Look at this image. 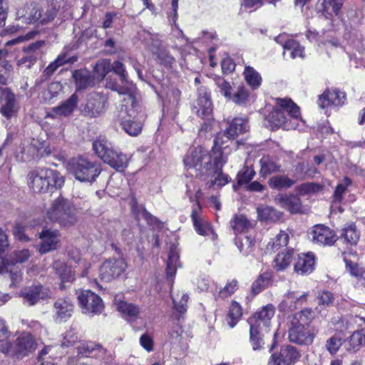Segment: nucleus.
<instances>
[{
	"label": "nucleus",
	"instance_id": "obj_1",
	"mask_svg": "<svg viewBox=\"0 0 365 365\" xmlns=\"http://www.w3.org/2000/svg\"><path fill=\"white\" fill-rule=\"evenodd\" d=\"M226 161L222 151L216 145L210 151L201 146L190 149L183 159L185 168L194 170L195 175L200 178L207 172H216Z\"/></svg>",
	"mask_w": 365,
	"mask_h": 365
},
{
	"label": "nucleus",
	"instance_id": "obj_2",
	"mask_svg": "<svg viewBox=\"0 0 365 365\" xmlns=\"http://www.w3.org/2000/svg\"><path fill=\"white\" fill-rule=\"evenodd\" d=\"M46 217L62 227H71L78 222V211L71 201L59 196L51 203L46 210Z\"/></svg>",
	"mask_w": 365,
	"mask_h": 365
},
{
	"label": "nucleus",
	"instance_id": "obj_3",
	"mask_svg": "<svg viewBox=\"0 0 365 365\" xmlns=\"http://www.w3.org/2000/svg\"><path fill=\"white\" fill-rule=\"evenodd\" d=\"M93 150L98 158L117 170H122L127 166V156L103 136H99L93 142Z\"/></svg>",
	"mask_w": 365,
	"mask_h": 365
},
{
	"label": "nucleus",
	"instance_id": "obj_4",
	"mask_svg": "<svg viewBox=\"0 0 365 365\" xmlns=\"http://www.w3.org/2000/svg\"><path fill=\"white\" fill-rule=\"evenodd\" d=\"M29 185L35 192H46L53 187L60 188L64 178L58 172L48 168H38L29 174Z\"/></svg>",
	"mask_w": 365,
	"mask_h": 365
},
{
	"label": "nucleus",
	"instance_id": "obj_5",
	"mask_svg": "<svg viewBox=\"0 0 365 365\" xmlns=\"http://www.w3.org/2000/svg\"><path fill=\"white\" fill-rule=\"evenodd\" d=\"M275 314V308L272 304H267L248 320L250 323V339L254 350L260 349L264 344L259 333L261 325L268 327L270 321Z\"/></svg>",
	"mask_w": 365,
	"mask_h": 365
},
{
	"label": "nucleus",
	"instance_id": "obj_6",
	"mask_svg": "<svg viewBox=\"0 0 365 365\" xmlns=\"http://www.w3.org/2000/svg\"><path fill=\"white\" fill-rule=\"evenodd\" d=\"M277 105L278 107L273 108L265 118L268 123L267 126L271 129L279 128L286 123L287 117L284 112L294 118L300 116L299 108L290 99L278 98Z\"/></svg>",
	"mask_w": 365,
	"mask_h": 365
},
{
	"label": "nucleus",
	"instance_id": "obj_7",
	"mask_svg": "<svg viewBox=\"0 0 365 365\" xmlns=\"http://www.w3.org/2000/svg\"><path fill=\"white\" fill-rule=\"evenodd\" d=\"M68 165L71 173L81 182H92L101 172L99 164L83 157L72 158Z\"/></svg>",
	"mask_w": 365,
	"mask_h": 365
},
{
	"label": "nucleus",
	"instance_id": "obj_8",
	"mask_svg": "<svg viewBox=\"0 0 365 365\" xmlns=\"http://www.w3.org/2000/svg\"><path fill=\"white\" fill-rule=\"evenodd\" d=\"M124 84L125 85L122 86L116 83L109 81L107 82L106 87L112 91H116L119 95L123 96L121 109L123 110V107H125V110L127 111L128 106L132 107V109L128 111L129 114L132 115L135 113V111L137 110L138 107V101L135 96L136 88L133 83Z\"/></svg>",
	"mask_w": 365,
	"mask_h": 365
},
{
	"label": "nucleus",
	"instance_id": "obj_9",
	"mask_svg": "<svg viewBox=\"0 0 365 365\" xmlns=\"http://www.w3.org/2000/svg\"><path fill=\"white\" fill-rule=\"evenodd\" d=\"M78 300L82 312L85 314H98L102 312L104 307L101 298L90 290L81 292Z\"/></svg>",
	"mask_w": 365,
	"mask_h": 365
},
{
	"label": "nucleus",
	"instance_id": "obj_10",
	"mask_svg": "<svg viewBox=\"0 0 365 365\" xmlns=\"http://www.w3.org/2000/svg\"><path fill=\"white\" fill-rule=\"evenodd\" d=\"M127 264L123 258L106 260L99 269V276L105 282L118 278L126 269Z\"/></svg>",
	"mask_w": 365,
	"mask_h": 365
},
{
	"label": "nucleus",
	"instance_id": "obj_11",
	"mask_svg": "<svg viewBox=\"0 0 365 365\" xmlns=\"http://www.w3.org/2000/svg\"><path fill=\"white\" fill-rule=\"evenodd\" d=\"M19 297L23 299L24 304L34 306L41 300L50 299L51 292L48 288L41 284H34L21 290Z\"/></svg>",
	"mask_w": 365,
	"mask_h": 365
},
{
	"label": "nucleus",
	"instance_id": "obj_12",
	"mask_svg": "<svg viewBox=\"0 0 365 365\" xmlns=\"http://www.w3.org/2000/svg\"><path fill=\"white\" fill-rule=\"evenodd\" d=\"M192 112L207 121L212 119V103L206 88L200 87L198 89V98L193 104Z\"/></svg>",
	"mask_w": 365,
	"mask_h": 365
},
{
	"label": "nucleus",
	"instance_id": "obj_13",
	"mask_svg": "<svg viewBox=\"0 0 365 365\" xmlns=\"http://www.w3.org/2000/svg\"><path fill=\"white\" fill-rule=\"evenodd\" d=\"M132 109V107L128 106L127 111L125 110V107H123V109H121V112H124L128 114L127 118H123L121 121L122 128L130 135L136 136L139 133H140L142 130L143 123L141 122V119L144 117L143 114H140L139 110L140 105L138 102L137 110L135 111V113L130 115L129 114V110Z\"/></svg>",
	"mask_w": 365,
	"mask_h": 365
},
{
	"label": "nucleus",
	"instance_id": "obj_14",
	"mask_svg": "<svg viewBox=\"0 0 365 365\" xmlns=\"http://www.w3.org/2000/svg\"><path fill=\"white\" fill-rule=\"evenodd\" d=\"M36 346L37 344L33 336L24 332L16 339L15 345H12V351L9 354L22 358L35 351Z\"/></svg>",
	"mask_w": 365,
	"mask_h": 365
},
{
	"label": "nucleus",
	"instance_id": "obj_15",
	"mask_svg": "<svg viewBox=\"0 0 365 365\" xmlns=\"http://www.w3.org/2000/svg\"><path fill=\"white\" fill-rule=\"evenodd\" d=\"M41 244L39 252L41 254L56 250L61 247V235L56 230L44 228L40 233Z\"/></svg>",
	"mask_w": 365,
	"mask_h": 365
},
{
	"label": "nucleus",
	"instance_id": "obj_16",
	"mask_svg": "<svg viewBox=\"0 0 365 365\" xmlns=\"http://www.w3.org/2000/svg\"><path fill=\"white\" fill-rule=\"evenodd\" d=\"M310 235L314 243L322 246H331L338 239L334 230L323 225L314 226Z\"/></svg>",
	"mask_w": 365,
	"mask_h": 365
},
{
	"label": "nucleus",
	"instance_id": "obj_17",
	"mask_svg": "<svg viewBox=\"0 0 365 365\" xmlns=\"http://www.w3.org/2000/svg\"><path fill=\"white\" fill-rule=\"evenodd\" d=\"M106 103V98L103 95L100 93L91 94L83 109V113L86 116L96 118L105 112Z\"/></svg>",
	"mask_w": 365,
	"mask_h": 365
},
{
	"label": "nucleus",
	"instance_id": "obj_18",
	"mask_svg": "<svg viewBox=\"0 0 365 365\" xmlns=\"http://www.w3.org/2000/svg\"><path fill=\"white\" fill-rule=\"evenodd\" d=\"M76 349L78 354L81 356L98 358L106 362H108L109 358L111 359L110 354L107 357L106 349L93 341H81Z\"/></svg>",
	"mask_w": 365,
	"mask_h": 365
},
{
	"label": "nucleus",
	"instance_id": "obj_19",
	"mask_svg": "<svg viewBox=\"0 0 365 365\" xmlns=\"http://www.w3.org/2000/svg\"><path fill=\"white\" fill-rule=\"evenodd\" d=\"M250 126L248 120L244 118H235L229 125L223 133H219L215 139V144L223 143L221 136L225 135L227 139H233L238 135L248 131Z\"/></svg>",
	"mask_w": 365,
	"mask_h": 365
},
{
	"label": "nucleus",
	"instance_id": "obj_20",
	"mask_svg": "<svg viewBox=\"0 0 365 365\" xmlns=\"http://www.w3.org/2000/svg\"><path fill=\"white\" fill-rule=\"evenodd\" d=\"M74 306L71 300L66 298H59L53 304V319L56 322H65L71 318Z\"/></svg>",
	"mask_w": 365,
	"mask_h": 365
},
{
	"label": "nucleus",
	"instance_id": "obj_21",
	"mask_svg": "<svg viewBox=\"0 0 365 365\" xmlns=\"http://www.w3.org/2000/svg\"><path fill=\"white\" fill-rule=\"evenodd\" d=\"M346 101V95L336 89L327 90L319 96L318 105L321 108L330 106H341Z\"/></svg>",
	"mask_w": 365,
	"mask_h": 365
},
{
	"label": "nucleus",
	"instance_id": "obj_22",
	"mask_svg": "<svg viewBox=\"0 0 365 365\" xmlns=\"http://www.w3.org/2000/svg\"><path fill=\"white\" fill-rule=\"evenodd\" d=\"M44 45V41H38L27 47H24L23 51L25 53V56L18 60L17 65L28 68H31L36 62L40 55V50Z\"/></svg>",
	"mask_w": 365,
	"mask_h": 365
},
{
	"label": "nucleus",
	"instance_id": "obj_23",
	"mask_svg": "<svg viewBox=\"0 0 365 365\" xmlns=\"http://www.w3.org/2000/svg\"><path fill=\"white\" fill-rule=\"evenodd\" d=\"M1 97L5 102L0 108V113L7 119H10L19 110L18 102L15 95L9 88H3L1 90Z\"/></svg>",
	"mask_w": 365,
	"mask_h": 365
},
{
	"label": "nucleus",
	"instance_id": "obj_24",
	"mask_svg": "<svg viewBox=\"0 0 365 365\" xmlns=\"http://www.w3.org/2000/svg\"><path fill=\"white\" fill-rule=\"evenodd\" d=\"M274 201L281 207L289 210L291 213H299L302 206L300 198L296 195H278Z\"/></svg>",
	"mask_w": 365,
	"mask_h": 365
},
{
	"label": "nucleus",
	"instance_id": "obj_25",
	"mask_svg": "<svg viewBox=\"0 0 365 365\" xmlns=\"http://www.w3.org/2000/svg\"><path fill=\"white\" fill-rule=\"evenodd\" d=\"M289 330V339L299 344H311L314 339L309 328L291 324Z\"/></svg>",
	"mask_w": 365,
	"mask_h": 365
},
{
	"label": "nucleus",
	"instance_id": "obj_26",
	"mask_svg": "<svg viewBox=\"0 0 365 365\" xmlns=\"http://www.w3.org/2000/svg\"><path fill=\"white\" fill-rule=\"evenodd\" d=\"M344 0H318L316 8L327 19L338 15Z\"/></svg>",
	"mask_w": 365,
	"mask_h": 365
},
{
	"label": "nucleus",
	"instance_id": "obj_27",
	"mask_svg": "<svg viewBox=\"0 0 365 365\" xmlns=\"http://www.w3.org/2000/svg\"><path fill=\"white\" fill-rule=\"evenodd\" d=\"M315 264V257L314 255L301 254L298 255L296 263L294 264V271L300 274H309L314 270Z\"/></svg>",
	"mask_w": 365,
	"mask_h": 365
},
{
	"label": "nucleus",
	"instance_id": "obj_28",
	"mask_svg": "<svg viewBox=\"0 0 365 365\" xmlns=\"http://www.w3.org/2000/svg\"><path fill=\"white\" fill-rule=\"evenodd\" d=\"M14 336L4 320H0V351L9 354L12 351Z\"/></svg>",
	"mask_w": 365,
	"mask_h": 365
},
{
	"label": "nucleus",
	"instance_id": "obj_29",
	"mask_svg": "<svg viewBox=\"0 0 365 365\" xmlns=\"http://www.w3.org/2000/svg\"><path fill=\"white\" fill-rule=\"evenodd\" d=\"M260 170L259 175L265 178L269 175L280 172L281 164L274 158L264 155L259 160Z\"/></svg>",
	"mask_w": 365,
	"mask_h": 365
},
{
	"label": "nucleus",
	"instance_id": "obj_30",
	"mask_svg": "<svg viewBox=\"0 0 365 365\" xmlns=\"http://www.w3.org/2000/svg\"><path fill=\"white\" fill-rule=\"evenodd\" d=\"M179 257V252L177 247L172 246L170 250L166 268L167 278L172 282L175 275L177 268L180 267Z\"/></svg>",
	"mask_w": 365,
	"mask_h": 365
},
{
	"label": "nucleus",
	"instance_id": "obj_31",
	"mask_svg": "<svg viewBox=\"0 0 365 365\" xmlns=\"http://www.w3.org/2000/svg\"><path fill=\"white\" fill-rule=\"evenodd\" d=\"M78 103V96L77 94H72L66 101L60 106L53 108V113L56 115L67 116L71 114L77 107Z\"/></svg>",
	"mask_w": 365,
	"mask_h": 365
},
{
	"label": "nucleus",
	"instance_id": "obj_32",
	"mask_svg": "<svg viewBox=\"0 0 365 365\" xmlns=\"http://www.w3.org/2000/svg\"><path fill=\"white\" fill-rule=\"evenodd\" d=\"M299 356L300 354L297 348L287 345L281 349L279 356L276 355V359L284 365H289L297 361Z\"/></svg>",
	"mask_w": 365,
	"mask_h": 365
},
{
	"label": "nucleus",
	"instance_id": "obj_33",
	"mask_svg": "<svg viewBox=\"0 0 365 365\" xmlns=\"http://www.w3.org/2000/svg\"><path fill=\"white\" fill-rule=\"evenodd\" d=\"M315 314L311 309H304L294 314L291 324L309 328V324L314 319Z\"/></svg>",
	"mask_w": 365,
	"mask_h": 365
},
{
	"label": "nucleus",
	"instance_id": "obj_34",
	"mask_svg": "<svg viewBox=\"0 0 365 365\" xmlns=\"http://www.w3.org/2000/svg\"><path fill=\"white\" fill-rule=\"evenodd\" d=\"M297 180L289 178L286 175H277L269 180V185L272 189L283 190L291 187Z\"/></svg>",
	"mask_w": 365,
	"mask_h": 365
},
{
	"label": "nucleus",
	"instance_id": "obj_35",
	"mask_svg": "<svg viewBox=\"0 0 365 365\" xmlns=\"http://www.w3.org/2000/svg\"><path fill=\"white\" fill-rule=\"evenodd\" d=\"M73 78L78 91L87 88L93 83V79L87 71L76 70L73 72Z\"/></svg>",
	"mask_w": 365,
	"mask_h": 365
},
{
	"label": "nucleus",
	"instance_id": "obj_36",
	"mask_svg": "<svg viewBox=\"0 0 365 365\" xmlns=\"http://www.w3.org/2000/svg\"><path fill=\"white\" fill-rule=\"evenodd\" d=\"M116 308L125 317L130 321L135 320L140 314V308L138 306L126 302H119L117 304Z\"/></svg>",
	"mask_w": 365,
	"mask_h": 365
},
{
	"label": "nucleus",
	"instance_id": "obj_37",
	"mask_svg": "<svg viewBox=\"0 0 365 365\" xmlns=\"http://www.w3.org/2000/svg\"><path fill=\"white\" fill-rule=\"evenodd\" d=\"M365 345V329L356 330L349 337L348 351H357Z\"/></svg>",
	"mask_w": 365,
	"mask_h": 365
},
{
	"label": "nucleus",
	"instance_id": "obj_38",
	"mask_svg": "<svg viewBox=\"0 0 365 365\" xmlns=\"http://www.w3.org/2000/svg\"><path fill=\"white\" fill-rule=\"evenodd\" d=\"M293 252V250H286L279 253L274 261V268L277 271H283L287 269L292 260Z\"/></svg>",
	"mask_w": 365,
	"mask_h": 365
},
{
	"label": "nucleus",
	"instance_id": "obj_39",
	"mask_svg": "<svg viewBox=\"0 0 365 365\" xmlns=\"http://www.w3.org/2000/svg\"><path fill=\"white\" fill-rule=\"evenodd\" d=\"M258 217L261 220L276 222L282 217V212L269 206L262 205L257 208Z\"/></svg>",
	"mask_w": 365,
	"mask_h": 365
},
{
	"label": "nucleus",
	"instance_id": "obj_40",
	"mask_svg": "<svg viewBox=\"0 0 365 365\" xmlns=\"http://www.w3.org/2000/svg\"><path fill=\"white\" fill-rule=\"evenodd\" d=\"M53 267L62 282H71L74 279L73 272L70 267H67L63 261L56 260Z\"/></svg>",
	"mask_w": 365,
	"mask_h": 365
},
{
	"label": "nucleus",
	"instance_id": "obj_41",
	"mask_svg": "<svg viewBox=\"0 0 365 365\" xmlns=\"http://www.w3.org/2000/svg\"><path fill=\"white\" fill-rule=\"evenodd\" d=\"M359 232L354 224L348 225L341 230V238H343L345 242L351 245H356L359 240Z\"/></svg>",
	"mask_w": 365,
	"mask_h": 365
},
{
	"label": "nucleus",
	"instance_id": "obj_42",
	"mask_svg": "<svg viewBox=\"0 0 365 365\" xmlns=\"http://www.w3.org/2000/svg\"><path fill=\"white\" fill-rule=\"evenodd\" d=\"M222 166H221L218 170H216V172H207L205 173V176L203 177L204 179L210 176L214 177V180H211L207 182L209 187H212L214 185L222 187L227 184L231 180V178L228 175L222 172Z\"/></svg>",
	"mask_w": 365,
	"mask_h": 365
},
{
	"label": "nucleus",
	"instance_id": "obj_43",
	"mask_svg": "<svg viewBox=\"0 0 365 365\" xmlns=\"http://www.w3.org/2000/svg\"><path fill=\"white\" fill-rule=\"evenodd\" d=\"M284 48V55L286 51L290 52V57L295 58L297 57L304 58V47L301 46L299 42L288 39L282 44Z\"/></svg>",
	"mask_w": 365,
	"mask_h": 365
},
{
	"label": "nucleus",
	"instance_id": "obj_44",
	"mask_svg": "<svg viewBox=\"0 0 365 365\" xmlns=\"http://www.w3.org/2000/svg\"><path fill=\"white\" fill-rule=\"evenodd\" d=\"M345 341L344 337L339 334H334L328 338L325 342V349L331 355L336 354Z\"/></svg>",
	"mask_w": 365,
	"mask_h": 365
},
{
	"label": "nucleus",
	"instance_id": "obj_45",
	"mask_svg": "<svg viewBox=\"0 0 365 365\" xmlns=\"http://www.w3.org/2000/svg\"><path fill=\"white\" fill-rule=\"evenodd\" d=\"M171 297L175 309L180 314H184L187 310L188 295L183 292L178 291L177 293H172Z\"/></svg>",
	"mask_w": 365,
	"mask_h": 365
},
{
	"label": "nucleus",
	"instance_id": "obj_46",
	"mask_svg": "<svg viewBox=\"0 0 365 365\" xmlns=\"http://www.w3.org/2000/svg\"><path fill=\"white\" fill-rule=\"evenodd\" d=\"M230 227L235 234L242 233L251 227V223L242 215H235L230 221Z\"/></svg>",
	"mask_w": 365,
	"mask_h": 365
},
{
	"label": "nucleus",
	"instance_id": "obj_47",
	"mask_svg": "<svg viewBox=\"0 0 365 365\" xmlns=\"http://www.w3.org/2000/svg\"><path fill=\"white\" fill-rule=\"evenodd\" d=\"M244 76L247 83L253 88H257L262 83L259 73L252 67L247 66L245 68Z\"/></svg>",
	"mask_w": 365,
	"mask_h": 365
},
{
	"label": "nucleus",
	"instance_id": "obj_48",
	"mask_svg": "<svg viewBox=\"0 0 365 365\" xmlns=\"http://www.w3.org/2000/svg\"><path fill=\"white\" fill-rule=\"evenodd\" d=\"M235 245L241 253L248 255L253 250L254 242L250 237L242 235L235 238Z\"/></svg>",
	"mask_w": 365,
	"mask_h": 365
},
{
	"label": "nucleus",
	"instance_id": "obj_49",
	"mask_svg": "<svg viewBox=\"0 0 365 365\" xmlns=\"http://www.w3.org/2000/svg\"><path fill=\"white\" fill-rule=\"evenodd\" d=\"M271 276L269 273L261 274L252 284V293L256 295L270 284Z\"/></svg>",
	"mask_w": 365,
	"mask_h": 365
},
{
	"label": "nucleus",
	"instance_id": "obj_50",
	"mask_svg": "<svg viewBox=\"0 0 365 365\" xmlns=\"http://www.w3.org/2000/svg\"><path fill=\"white\" fill-rule=\"evenodd\" d=\"M63 86L59 82H52L47 88L42 92V98L46 103L51 102L53 98L58 96L62 91Z\"/></svg>",
	"mask_w": 365,
	"mask_h": 365
},
{
	"label": "nucleus",
	"instance_id": "obj_51",
	"mask_svg": "<svg viewBox=\"0 0 365 365\" xmlns=\"http://www.w3.org/2000/svg\"><path fill=\"white\" fill-rule=\"evenodd\" d=\"M123 225L119 220L108 221L104 225V230L110 240H119L120 231L122 230Z\"/></svg>",
	"mask_w": 365,
	"mask_h": 365
},
{
	"label": "nucleus",
	"instance_id": "obj_52",
	"mask_svg": "<svg viewBox=\"0 0 365 365\" xmlns=\"http://www.w3.org/2000/svg\"><path fill=\"white\" fill-rule=\"evenodd\" d=\"M242 315V310L241 306L235 301H233L231 304L227 317L229 321L227 322L228 325L233 328L237 322L240 320Z\"/></svg>",
	"mask_w": 365,
	"mask_h": 365
},
{
	"label": "nucleus",
	"instance_id": "obj_53",
	"mask_svg": "<svg viewBox=\"0 0 365 365\" xmlns=\"http://www.w3.org/2000/svg\"><path fill=\"white\" fill-rule=\"evenodd\" d=\"M191 217L193 222L194 227L195 230L199 235H208L212 232V230L207 222H205L202 220L197 219V212L193 210L192 212Z\"/></svg>",
	"mask_w": 365,
	"mask_h": 365
},
{
	"label": "nucleus",
	"instance_id": "obj_54",
	"mask_svg": "<svg viewBox=\"0 0 365 365\" xmlns=\"http://www.w3.org/2000/svg\"><path fill=\"white\" fill-rule=\"evenodd\" d=\"M297 306H299V303L297 302V295L294 292H287L279 305L282 310L290 312L297 309Z\"/></svg>",
	"mask_w": 365,
	"mask_h": 365
},
{
	"label": "nucleus",
	"instance_id": "obj_55",
	"mask_svg": "<svg viewBox=\"0 0 365 365\" xmlns=\"http://www.w3.org/2000/svg\"><path fill=\"white\" fill-rule=\"evenodd\" d=\"M289 235L284 232H280L271 242L267 245V250L274 251L282 247L287 245Z\"/></svg>",
	"mask_w": 365,
	"mask_h": 365
},
{
	"label": "nucleus",
	"instance_id": "obj_56",
	"mask_svg": "<svg viewBox=\"0 0 365 365\" xmlns=\"http://www.w3.org/2000/svg\"><path fill=\"white\" fill-rule=\"evenodd\" d=\"M76 58H67L66 54L58 56L56 59L51 63L45 69V73L47 75H51L58 68L64 65L66 63H73Z\"/></svg>",
	"mask_w": 365,
	"mask_h": 365
},
{
	"label": "nucleus",
	"instance_id": "obj_57",
	"mask_svg": "<svg viewBox=\"0 0 365 365\" xmlns=\"http://www.w3.org/2000/svg\"><path fill=\"white\" fill-rule=\"evenodd\" d=\"M323 186L319 183L306 182L296 187V191L301 195L313 194L322 190Z\"/></svg>",
	"mask_w": 365,
	"mask_h": 365
},
{
	"label": "nucleus",
	"instance_id": "obj_58",
	"mask_svg": "<svg viewBox=\"0 0 365 365\" xmlns=\"http://www.w3.org/2000/svg\"><path fill=\"white\" fill-rule=\"evenodd\" d=\"M145 41L146 44L154 55L165 48L157 34H149Z\"/></svg>",
	"mask_w": 365,
	"mask_h": 365
},
{
	"label": "nucleus",
	"instance_id": "obj_59",
	"mask_svg": "<svg viewBox=\"0 0 365 365\" xmlns=\"http://www.w3.org/2000/svg\"><path fill=\"white\" fill-rule=\"evenodd\" d=\"M255 171L251 167H245L237 175V184L242 185L250 182L255 177Z\"/></svg>",
	"mask_w": 365,
	"mask_h": 365
},
{
	"label": "nucleus",
	"instance_id": "obj_60",
	"mask_svg": "<svg viewBox=\"0 0 365 365\" xmlns=\"http://www.w3.org/2000/svg\"><path fill=\"white\" fill-rule=\"evenodd\" d=\"M132 210L135 215L136 218L140 220V219L145 220L148 224L153 225L157 222V219L150 215L143 207H138L137 206L133 205Z\"/></svg>",
	"mask_w": 365,
	"mask_h": 365
},
{
	"label": "nucleus",
	"instance_id": "obj_61",
	"mask_svg": "<svg viewBox=\"0 0 365 365\" xmlns=\"http://www.w3.org/2000/svg\"><path fill=\"white\" fill-rule=\"evenodd\" d=\"M94 71L97 74V78H104L106 74L111 71L110 60L103 59L98 61L94 67Z\"/></svg>",
	"mask_w": 365,
	"mask_h": 365
},
{
	"label": "nucleus",
	"instance_id": "obj_62",
	"mask_svg": "<svg viewBox=\"0 0 365 365\" xmlns=\"http://www.w3.org/2000/svg\"><path fill=\"white\" fill-rule=\"evenodd\" d=\"M351 184V180L349 178H345L343 183L339 184L334 192L333 198L334 202H341L343 200V195L346 192L349 185Z\"/></svg>",
	"mask_w": 365,
	"mask_h": 365
},
{
	"label": "nucleus",
	"instance_id": "obj_63",
	"mask_svg": "<svg viewBox=\"0 0 365 365\" xmlns=\"http://www.w3.org/2000/svg\"><path fill=\"white\" fill-rule=\"evenodd\" d=\"M4 277L11 281L9 287L11 288L17 287L22 280V274L20 271L17 269H14L13 270L6 271L5 272Z\"/></svg>",
	"mask_w": 365,
	"mask_h": 365
},
{
	"label": "nucleus",
	"instance_id": "obj_64",
	"mask_svg": "<svg viewBox=\"0 0 365 365\" xmlns=\"http://www.w3.org/2000/svg\"><path fill=\"white\" fill-rule=\"evenodd\" d=\"M111 70L120 76V79L123 83H130L127 79L128 73L123 63L118 61H114L113 65H111Z\"/></svg>",
	"mask_w": 365,
	"mask_h": 365
}]
</instances>
